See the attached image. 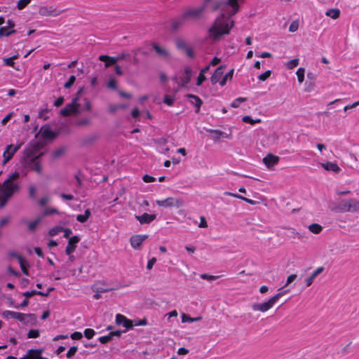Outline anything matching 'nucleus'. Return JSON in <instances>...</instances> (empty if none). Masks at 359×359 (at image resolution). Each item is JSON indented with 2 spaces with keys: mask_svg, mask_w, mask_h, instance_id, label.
<instances>
[{
  "mask_svg": "<svg viewBox=\"0 0 359 359\" xmlns=\"http://www.w3.org/2000/svg\"><path fill=\"white\" fill-rule=\"evenodd\" d=\"M234 69H231L227 74H226L222 80L219 81V85L224 86L226 85L228 79L231 80L233 78Z\"/></svg>",
  "mask_w": 359,
  "mask_h": 359,
  "instance_id": "c756f323",
  "label": "nucleus"
},
{
  "mask_svg": "<svg viewBox=\"0 0 359 359\" xmlns=\"http://www.w3.org/2000/svg\"><path fill=\"white\" fill-rule=\"evenodd\" d=\"M78 98H74L71 103L67 104L65 108L60 111V115L62 116H68L72 114L79 113V104L77 103Z\"/></svg>",
  "mask_w": 359,
  "mask_h": 359,
  "instance_id": "0eeeda50",
  "label": "nucleus"
},
{
  "mask_svg": "<svg viewBox=\"0 0 359 359\" xmlns=\"http://www.w3.org/2000/svg\"><path fill=\"white\" fill-rule=\"evenodd\" d=\"M32 0H19L17 4V8L19 10L24 9Z\"/></svg>",
  "mask_w": 359,
  "mask_h": 359,
  "instance_id": "ea45409f",
  "label": "nucleus"
},
{
  "mask_svg": "<svg viewBox=\"0 0 359 359\" xmlns=\"http://www.w3.org/2000/svg\"><path fill=\"white\" fill-rule=\"evenodd\" d=\"M221 10L222 13L214 20L208 30V37L212 41H219L222 36L229 34L234 25L231 17L239 9L237 0L217 1L214 4L212 10Z\"/></svg>",
  "mask_w": 359,
  "mask_h": 359,
  "instance_id": "f257e3e1",
  "label": "nucleus"
},
{
  "mask_svg": "<svg viewBox=\"0 0 359 359\" xmlns=\"http://www.w3.org/2000/svg\"><path fill=\"white\" fill-rule=\"evenodd\" d=\"M41 149L40 144L37 142L30 144L23 151L22 161L27 160L28 162L39 159L43 155V153H39Z\"/></svg>",
  "mask_w": 359,
  "mask_h": 359,
  "instance_id": "7ed1b4c3",
  "label": "nucleus"
},
{
  "mask_svg": "<svg viewBox=\"0 0 359 359\" xmlns=\"http://www.w3.org/2000/svg\"><path fill=\"white\" fill-rule=\"evenodd\" d=\"M147 238V235H134L130 239V244L133 248L138 249Z\"/></svg>",
  "mask_w": 359,
  "mask_h": 359,
  "instance_id": "2eb2a0df",
  "label": "nucleus"
},
{
  "mask_svg": "<svg viewBox=\"0 0 359 359\" xmlns=\"http://www.w3.org/2000/svg\"><path fill=\"white\" fill-rule=\"evenodd\" d=\"M225 68L226 65H220L215 69L210 78V81L212 85L216 84L219 81L224 74Z\"/></svg>",
  "mask_w": 359,
  "mask_h": 359,
  "instance_id": "f3484780",
  "label": "nucleus"
},
{
  "mask_svg": "<svg viewBox=\"0 0 359 359\" xmlns=\"http://www.w3.org/2000/svg\"><path fill=\"white\" fill-rule=\"evenodd\" d=\"M325 15L335 20L339 17L340 11L338 8H330L326 11Z\"/></svg>",
  "mask_w": 359,
  "mask_h": 359,
  "instance_id": "c85d7f7f",
  "label": "nucleus"
},
{
  "mask_svg": "<svg viewBox=\"0 0 359 359\" xmlns=\"http://www.w3.org/2000/svg\"><path fill=\"white\" fill-rule=\"evenodd\" d=\"M71 338L74 340L81 339L83 337L82 333L79 332H74L71 334Z\"/></svg>",
  "mask_w": 359,
  "mask_h": 359,
  "instance_id": "e2e57ef3",
  "label": "nucleus"
},
{
  "mask_svg": "<svg viewBox=\"0 0 359 359\" xmlns=\"http://www.w3.org/2000/svg\"><path fill=\"white\" fill-rule=\"evenodd\" d=\"M349 210L348 199L341 201L334 208L332 209V211L339 212H349Z\"/></svg>",
  "mask_w": 359,
  "mask_h": 359,
  "instance_id": "aec40b11",
  "label": "nucleus"
},
{
  "mask_svg": "<svg viewBox=\"0 0 359 359\" xmlns=\"http://www.w3.org/2000/svg\"><path fill=\"white\" fill-rule=\"evenodd\" d=\"M142 180L144 182L147 183L154 182L156 181V178L154 177L150 176L149 175H144Z\"/></svg>",
  "mask_w": 359,
  "mask_h": 359,
  "instance_id": "bf43d9fd",
  "label": "nucleus"
},
{
  "mask_svg": "<svg viewBox=\"0 0 359 359\" xmlns=\"http://www.w3.org/2000/svg\"><path fill=\"white\" fill-rule=\"evenodd\" d=\"M187 22L186 18H184V13L180 16L173 18L171 20V28L173 32H175L182 27Z\"/></svg>",
  "mask_w": 359,
  "mask_h": 359,
  "instance_id": "f8f14e48",
  "label": "nucleus"
},
{
  "mask_svg": "<svg viewBox=\"0 0 359 359\" xmlns=\"http://www.w3.org/2000/svg\"><path fill=\"white\" fill-rule=\"evenodd\" d=\"M135 218L141 224H150L156 218V215L155 214L144 213L142 215H135Z\"/></svg>",
  "mask_w": 359,
  "mask_h": 359,
  "instance_id": "a211bd4d",
  "label": "nucleus"
},
{
  "mask_svg": "<svg viewBox=\"0 0 359 359\" xmlns=\"http://www.w3.org/2000/svg\"><path fill=\"white\" fill-rule=\"evenodd\" d=\"M98 340L102 344H107L112 340V337H111L110 334L109 333V334H107L106 336L100 337L98 339Z\"/></svg>",
  "mask_w": 359,
  "mask_h": 359,
  "instance_id": "8fccbe9b",
  "label": "nucleus"
},
{
  "mask_svg": "<svg viewBox=\"0 0 359 359\" xmlns=\"http://www.w3.org/2000/svg\"><path fill=\"white\" fill-rule=\"evenodd\" d=\"M60 229L63 230V231H64V237L66 238H68L69 237V236L72 233V231L69 228L63 229V228L61 227Z\"/></svg>",
  "mask_w": 359,
  "mask_h": 359,
  "instance_id": "338daca9",
  "label": "nucleus"
},
{
  "mask_svg": "<svg viewBox=\"0 0 359 359\" xmlns=\"http://www.w3.org/2000/svg\"><path fill=\"white\" fill-rule=\"evenodd\" d=\"M56 133H54L49 127L42 129V136L44 138L54 139L56 137Z\"/></svg>",
  "mask_w": 359,
  "mask_h": 359,
  "instance_id": "cd10ccee",
  "label": "nucleus"
},
{
  "mask_svg": "<svg viewBox=\"0 0 359 359\" xmlns=\"http://www.w3.org/2000/svg\"><path fill=\"white\" fill-rule=\"evenodd\" d=\"M80 238L77 236H74L69 238L67 246L66 247L65 252L67 255H70L76 249Z\"/></svg>",
  "mask_w": 359,
  "mask_h": 359,
  "instance_id": "4468645a",
  "label": "nucleus"
},
{
  "mask_svg": "<svg viewBox=\"0 0 359 359\" xmlns=\"http://www.w3.org/2000/svg\"><path fill=\"white\" fill-rule=\"evenodd\" d=\"M99 60L105 62V67H108L112 65H115L118 62V58H116V57L102 55L99 56Z\"/></svg>",
  "mask_w": 359,
  "mask_h": 359,
  "instance_id": "b1692460",
  "label": "nucleus"
},
{
  "mask_svg": "<svg viewBox=\"0 0 359 359\" xmlns=\"http://www.w3.org/2000/svg\"><path fill=\"white\" fill-rule=\"evenodd\" d=\"M118 110L117 104H110L109 107V112L111 114H115Z\"/></svg>",
  "mask_w": 359,
  "mask_h": 359,
  "instance_id": "774afa93",
  "label": "nucleus"
},
{
  "mask_svg": "<svg viewBox=\"0 0 359 359\" xmlns=\"http://www.w3.org/2000/svg\"><path fill=\"white\" fill-rule=\"evenodd\" d=\"M246 101V98L245 97H238L231 104V106L233 108H237L239 107L240 102H243Z\"/></svg>",
  "mask_w": 359,
  "mask_h": 359,
  "instance_id": "de8ad7c7",
  "label": "nucleus"
},
{
  "mask_svg": "<svg viewBox=\"0 0 359 359\" xmlns=\"http://www.w3.org/2000/svg\"><path fill=\"white\" fill-rule=\"evenodd\" d=\"M284 292H280L273 296L267 302L261 304L255 303L252 304V309L254 311H259L261 312H266L271 309L279 299L285 294Z\"/></svg>",
  "mask_w": 359,
  "mask_h": 359,
  "instance_id": "20e7f679",
  "label": "nucleus"
},
{
  "mask_svg": "<svg viewBox=\"0 0 359 359\" xmlns=\"http://www.w3.org/2000/svg\"><path fill=\"white\" fill-rule=\"evenodd\" d=\"M321 166L325 170H326L327 171H332L335 173H337L341 170V169L338 166V165L337 163H332V162H327V163H321Z\"/></svg>",
  "mask_w": 359,
  "mask_h": 359,
  "instance_id": "393cba45",
  "label": "nucleus"
},
{
  "mask_svg": "<svg viewBox=\"0 0 359 359\" xmlns=\"http://www.w3.org/2000/svg\"><path fill=\"white\" fill-rule=\"evenodd\" d=\"M107 87L109 88L116 90L117 88V83L114 79H111L107 83Z\"/></svg>",
  "mask_w": 359,
  "mask_h": 359,
  "instance_id": "603ef678",
  "label": "nucleus"
},
{
  "mask_svg": "<svg viewBox=\"0 0 359 359\" xmlns=\"http://www.w3.org/2000/svg\"><path fill=\"white\" fill-rule=\"evenodd\" d=\"M156 259L155 257L151 258L149 259L147 262V269L148 270H151L154 266V264L156 263Z\"/></svg>",
  "mask_w": 359,
  "mask_h": 359,
  "instance_id": "69168bd1",
  "label": "nucleus"
},
{
  "mask_svg": "<svg viewBox=\"0 0 359 359\" xmlns=\"http://www.w3.org/2000/svg\"><path fill=\"white\" fill-rule=\"evenodd\" d=\"M43 351V349L41 348H36V349H29L27 351V357L29 359H48L47 358L42 357L41 354Z\"/></svg>",
  "mask_w": 359,
  "mask_h": 359,
  "instance_id": "412c9836",
  "label": "nucleus"
},
{
  "mask_svg": "<svg viewBox=\"0 0 359 359\" xmlns=\"http://www.w3.org/2000/svg\"><path fill=\"white\" fill-rule=\"evenodd\" d=\"M309 229L311 232L318 234L322 231L323 228L320 224L313 223L309 226Z\"/></svg>",
  "mask_w": 359,
  "mask_h": 359,
  "instance_id": "473e14b6",
  "label": "nucleus"
},
{
  "mask_svg": "<svg viewBox=\"0 0 359 359\" xmlns=\"http://www.w3.org/2000/svg\"><path fill=\"white\" fill-rule=\"evenodd\" d=\"M77 346H72L67 353V358H72L77 351Z\"/></svg>",
  "mask_w": 359,
  "mask_h": 359,
  "instance_id": "6e6d98bb",
  "label": "nucleus"
},
{
  "mask_svg": "<svg viewBox=\"0 0 359 359\" xmlns=\"http://www.w3.org/2000/svg\"><path fill=\"white\" fill-rule=\"evenodd\" d=\"M89 124H90V120L88 118H82L76 123L77 126H85Z\"/></svg>",
  "mask_w": 359,
  "mask_h": 359,
  "instance_id": "052dcab7",
  "label": "nucleus"
},
{
  "mask_svg": "<svg viewBox=\"0 0 359 359\" xmlns=\"http://www.w3.org/2000/svg\"><path fill=\"white\" fill-rule=\"evenodd\" d=\"M156 204L159 206L170 208V207H180L182 205V200L172 197H168L164 200H156Z\"/></svg>",
  "mask_w": 359,
  "mask_h": 359,
  "instance_id": "6e6552de",
  "label": "nucleus"
},
{
  "mask_svg": "<svg viewBox=\"0 0 359 359\" xmlns=\"http://www.w3.org/2000/svg\"><path fill=\"white\" fill-rule=\"evenodd\" d=\"M62 11L57 10L53 6H41L39 10V13L42 16H57Z\"/></svg>",
  "mask_w": 359,
  "mask_h": 359,
  "instance_id": "9d476101",
  "label": "nucleus"
},
{
  "mask_svg": "<svg viewBox=\"0 0 359 359\" xmlns=\"http://www.w3.org/2000/svg\"><path fill=\"white\" fill-rule=\"evenodd\" d=\"M39 330H31L29 331L28 334H27V337L29 339H32V338H37L39 337Z\"/></svg>",
  "mask_w": 359,
  "mask_h": 359,
  "instance_id": "49530a36",
  "label": "nucleus"
},
{
  "mask_svg": "<svg viewBox=\"0 0 359 359\" xmlns=\"http://www.w3.org/2000/svg\"><path fill=\"white\" fill-rule=\"evenodd\" d=\"M206 79V77L205 76V74H203L200 72L199 73V75L197 78V81H196V85L197 86H201L202 84V83Z\"/></svg>",
  "mask_w": 359,
  "mask_h": 359,
  "instance_id": "864d4df0",
  "label": "nucleus"
},
{
  "mask_svg": "<svg viewBox=\"0 0 359 359\" xmlns=\"http://www.w3.org/2000/svg\"><path fill=\"white\" fill-rule=\"evenodd\" d=\"M18 58V55H13V57H8V58H4V65H6V66H9V67H12L13 68H15V62H14V60L15 59H17ZM16 69H18V68H16Z\"/></svg>",
  "mask_w": 359,
  "mask_h": 359,
  "instance_id": "f704fd0d",
  "label": "nucleus"
},
{
  "mask_svg": "<svg viewBox=\"0 0 359 359\" xmlns=\"http://www.w3.org/2000/svg\"><path fill=\"white\" fill-rule=\"evenodd\" d=\"M187 97L189 99L190 102L196 107V113H198L203 104L202 100L199 97L192 94L187 95Z\"/></svg>",
  "mask_w": 359,
  "mask_h": 359,
  "instance_id": "4be33fe9",
  "label": "nucleus"
},
{
  "mask_svg": "<svg viewBox=\"0 0 359 359\" xmlns=\"http://www.w3.org/2000/svg\"><path fill=\"white\" fill-rule=\"evenodd\" d=\"M75 81H76V76L74 75L71 76L69 78L68 81L65 83L64 87L65 88H71L73 86V84L74 83Z\"/></svg>",
  "mask_w": 359,
  "mask_h": 359,
  "instance_id": "c03bdc74",
  "label": "nucleus"
},
{
  "mask_svg": "<svg viewBox=\"0 0 359 359\" xmlns=\"http://www.w3.org/2000/svg\"><path fill=\"white\" fill-rule=\"evenodd\" d=\"M41 222V219L40 218H38L34 221H32L28 223V228L30 231H34L35 229L36 228L37 225L39 224V223Z\"/></svg>",
  "mask_w": 359,
  "mask_h": 359,
  "instance_id": "a19ab883",
  "label": "nucleus"
},
{
  "mask_svg": "<svg viewBox=\"0 0 359 359\" xmlns=\"http://www.w3.org/2000/svg\"><path fill=\"white\" fill-rule=\"evenodd\" d=\"M271 74V70H267L265 72L261 74L259 76H258V79L260 80V81H266Z\"/></svg>",
  "mask_w": 359,
  "mask_h": 359,
  "instance_id": "09e8293b",
  "label": "nucleus"
},
{
  "mask_svg": "<svg viewBox=\"0 0 359 359\" xmlns=\"http://www.w3.org/2000/svg\"><path fill=\"white\" fill-rule=\"evenodd\" d=\"M93 290L95 292H106L110 291L111 289L104 287L102 285H100V283H96L93 285L92 287Z\"/></svg>",
  "mask_w": 359,
  "mask_h": 359,
  "instance_id": "72a5a7b5",
  "label": "nucleus"
},
{
  "mask_svg": "<svg viewBox=\"0 0 359 359\" xmlns=\"http://www.w3.org/2000/svg\"><path fill=\"white\" fill-rule=\"evenodd\" d=\"M6 29H7V27H0V37H2L4 36H9L10 35L16 32V30H15V29H11V31L8 32V31H6Z\"/></svg>",
  "mask_w": 359,
  "mask_h": 359,
  "instance_id": "e433bc0d",
  "label": "nucleus"
},
{
  "mask_svg": "<svg viewBox=\"0 0 359 359\" xmlns=\"http://www.w3.org/2000/svg\"><path fill=\"white\" fill-rule=\"evenodd\" d=\"M210 132L212 134H213V137L215 139H219L222 137V133H223V132H222L221 130H211Z\"/></svg>",
  "mask_w": 359,
  "mask_h": 359,
  "instance_id": "13d9d810",
  "label": "nucleus"
},
{
  "mask_svg": "<svg viewBox=\"0 0 359 359\" xmlns=\"http://www.w3.org/2000/svg\"><path fill=\"white\" fill-rule=\"evenodd\" d=\"M279 157L271 154H269L263 158V162L269 168L276 165L278 163Z\"/></svg>",
  "mask_w": 359,
  "mask_h": 359,
  "instance_id": "6ab92c4d",
  "label": "nucleus"
},
{
  "mask_svg": "<svg viewBox=\"0 0 359 359\" xmlns=\"http://www.w3.org/2000/svg\"><path fill=\"white\" fill-rule=\"evenodd\" d=\"M22 162L25 168H28L39 175L42 173V166L39 159L32 161L30 163L27 160H24Z\"/></svg>",
  "mask_w": 359,
  "mask_h": 359,
  "instance_id": "9b49d317",
  "label": "nucleus"
},
{
  "mask_svg": "<svg viewBox=\"0 0 359 359\" xmlns=\"http://www.w3.org/2000/svg\"><path fill=\"white\" fill-rule=\"evenodd\" d=\"M299 65V59H292L287 62V67L288 69H292L296 67Z\"/></svg>",
  "mask_w": 359,
  "mask_h": 359,
  "instance_id": "79ce46f5",
  "label": "nucleus"
},
{
  "mask_svg": "<svg viewBox=\"0 0 359 359\" xmlns=\"http://www.w3.org/2000/svg\"><path fill=\"white\" fill-rule=\"evenodd\" d=\"M299 27V22L295 20L291 22L289 27V31L290 32H294L298 29Z\"/></svg>",
  "mask_w": 359,
  "mask_h": 359,
  "instance_id": "3c124183",
  "label": "nucleus"
},
{
  "mask_svg": "<svg viewBox=\"0 0 359 359\" xmlns=\"http://www.w3.org/2000/svg\"><path fill=\"white\" fill-rule=\"evenodd\" d=\"M11 197H6V195H1V196L0 197V207L1 208H3L4 207L8 201L11 198Z\"/></svg>",
  "mask_w": 359,
  "mask_h": 359,
  "instance_id": "5fc2aeb1",
  "label": "nucleus"
},
{
  "mask_svg": "<svg viewBox=\"0 0 359 359\" xmlns=\"http://www.w3.org/2000/svg\"><path fill=\"white\" fill-rule=\"evenodd\" d=\"M349 202V212H355L359 210V200L355 198H348Z\"/></svg>",
  "mask_w": 359,
  "mask_h": 359,
  "instance_id": "bb28decb",
  "label": "nucleus"
},
{
  "mask_svg": "<svg viewBox=\"0 0 359 359\" xmlns=\"http://www.w3.org/2000/svg\"><path fill=\"white\" fill-rule=\"evenodd\" d=\"M49 201H50V198L48 196H45V197L41 198L39 200V204L41 206H44L49 202Z\"/></svg>",
  "mask_w": 359,
  "mask_h": 359,
  "instance_id": "0e129e2a",
  "label": "nucleus"
},
{
  "mask_svg": "<svg viewBox=\"0 0 359 359\" xmlns=\"http://www.w3.org/2000/svg\"><path fill=\"white\" fill-rule=\"evenodd\" d=\"M224 195H226V196H233L234 198H239V199H241L251 205H256L258 203V202L257 201H254V200H252V199H250V198H245L241 195H239V194H234V193H231V192H229V191H226L224 192Z\"/></svg>",
  "mask_w": 359,
  "mask_h": 359,
  "instance_id": "a878e982",
  "label": "nucleus"
},
{
  "mask_svg": "<svg viewBox=\"0 0 359 359\" xmlns=\"http://www.w3.org/2000/svg\"><path fill=\"white\" fill-rule=\"evenodd\" d=\"M19 172L17 171L11 174L4 182L0 192L1 195H6V197H12L13 194L20 189V186L15 180L19 177Z\"/></svg>",
  "mask_w": 359,
  "mask_h": 359,
  "instance_id": "f03ea898",
  "label": "nucleus"
},
{
  "mask_svg": "<svg viewBox=\"0 0 359 359\" xmlns=\"http://www.w3.org/2000/svg\"><path fill=\"white\" fill-rule=\"evenodd\" d=\"M95 334V332L93 329L87 328L84 330V335L88 339H92L94 337Z\"/></svg>",
  "mask_w": 359,
  "mask_h": 359,
  "instance_id": "a18cd8bd",
  "label": "nucleus"
},
{
  "mask_svg": "<svg viewBox=\"0 0 359 359\" xmlns=\"http://www.w3.org/2000/svg\"><path fill=\"white\" fill-rule=\"evenodd\" d=\"M38 292H39L38 290H31V291H27V292H24L22 294V295L24 297H25L27 299H28V298H29V297H32L34 295L38 294Z\"/></svg>",
  "mask_w": 359,
  "mask_h": 359,
  "instance_id": "4d7b16f0",
  "label": "nucleus"
},
{
  "mask_svg": "<svg viewBox=\"0 0 359 359\" xmlns=\"http://www.w3.org/2000/svg\"><path fill=\"white\" fill-rule=\"evenodd\" d=\"M116 323L118 325H122L123 327H126V330L124 332H126L128 330L133 327L132 321L120 313L116 314Z\"/></svg>",
  "mask_w": 359,
  "mask_h": 359,
  "instance_id": "ddd939ff",
  "label": "nucleus"
},
{
  "mask_svg": "<svg viewBox=\"0 0 359 359\" xmlns=\"http://www.w3.org/2000/svg\"><path fill=\"white\" fill-rule=\"evenodd\" d=\"M28 191H29V196L30 198H32V199H35L36 197V187L32 184V185H29V187H28Z\"/></svg>",
  "mask_w": 359,
  "mask_h": 359,
  "instance_id": "58836bf2",
  "label": "nucleus"
},
{
  "mask_svg": "<svg viewBox=\"0 0 359 359\" xmlns=\"http://www.w3.org/2000/svg\"><path fill=\"white\" fill-rule=\"evenodd\" d=\"M304 73H305V69L302 67H300L297 70L296 74L297 76L298 81L299 83H302L304 81Z\"/></svg>",
  "mask_w": 359,
  "mask_h": 359,
  "instance_id": "4c0bfd02",
  "label": "nucleus"
},
{
  "mask_svg": "<svg viewBox=\"0 0 359 359\" xmlns=\"http://www.w3.org/2000/svg\"><path fill=\"white\" fill-rule=\"evenodd\" d=\"M19 262V264L20 266V268H21V270L22 271V273L25 275V276H29V271L27 269V265H28V263L27 262L26 259H22V260H20Z\"/></svg>",
  "mask_w": 359,
  "mask_h": 359,
  "instance_id": "c9c22d12",
  "label": "nucleus"
},
{
  "mask_svg": "<svg viewBox=\"0 0 359 359\" xmlns=\"http://www.w3.org/2000/svg\"><path fill=\"white\" fill-rule=\"evenodd\" d=\"M22 143H20L15 146L9 144L6 147V149L3 154L4 161L3 163H7L13 156V155L20 149Z\"/></svg>",
  "mask_w": 359,
  "mask_h": 359,
  "instance_id": "1a4fd4ad",
  "label": "nucleus"
},
{
  "mask_svg": "<svg viewBox=\"0 0 359 359\" xmlns=\"http://www.w3.org/2000/svg\"><path fill=\"white\" fill-rule=\"evenodd\" d=\"M192 74V69L190 67H187L184 69V73L181 77L182 86L188 84L191 81Z\"/></svg>",
  "mask_w": 359,
  "mask_h": 359,
  "instance_id": "5701e85b",
  "label": "nucleus"
},
{
  "mask_svg": "<svg viewBox=\"0 0 359 359\" xmlns=\"http://www.w3.org/2000/svg\"><path fill=\"white\" fill-rule=\"evenodd\" d=\"M151 46L158 56L164 59H168L170 57V53L168 50L160 46L156 43H152Z\"/></svg>",
  "mask_w": 359,
  "mask_h": 359,
  "instance_id": "dca6fc26",
  "label": "nucleus"
},
{
  "mask_svg": "<svg viewBox=\"0 0 359 359\" xmlns=\"http://www.w3.org/2000/svg\"><path fill=\"white\" fill-rule=\"evenodd\" d=\"M206 8V5H202L196 8H190L187 9L183 13L187 22L197 21L203 18V14Z\"/></svg>",
  "mask_w": 359,
  "mask_h": 359,
  "instance_id": "39448f33",
  "label": "nucleus"
},
{
  "mask_svg": "<svg viewBox=\"0 0 359 359\" xmlns=\"http://www.w3.org/2000/svg\"><path fill=\"white\" fill-rule=\"evenodd\" d=\"M202 320V317L201 316H198V317H196V318H191L190 316H189L187 314H182V323H193V322H196V321H199V320Z\"/></svg>",
  "mask_w": 359,
  "mask_h": 359,
  "instance_id": "7c9ffc66",
  "label": "nucleus"
},
{
  "mask_svg": "<svg viewBox=\"0 0 359 359\" xmlns=\"http://www.w3.org/2000/svg\"><path fill=\"white\" fill-rule=\"evenodd\" d=\"M175 45L177 49L182 50H185V49H187L188 47L186 41L182 39H177L175 41Z\"/></svg>",
  "mask_w": 359,
  "mask_h": 359,
  "instance_id": "2f4dec72",
  "label": "nucleus"
},
{
  "mask_svg": "<svg viewBox=\"0 0 359 359\" xmlns=\"http://www.w3.org/2000/svg\"><path fill=\"white\" fill-rule=\"evenodd\" d=\"M201 278L202 279L211 280L217 279L218 278V276H215L209 275L207 273H203L201 275Z\"/></svg>",
  "mask_w": 359,
  "mask_h": 359,
  "instance_id": "680f3d73",
  "label": "nucleus"
},
{
  "mask_svg": "<svg viewBox=\"0 0 359 359\" xmlns=\"http://www.w3.org/2000/svg\"><path fill=\"white\" fill-rule=\"evenodd\" d=\"M174 102V97L169 95H165L163 98V102L168 106H172Z\"/></svg>",
  "mask_w": 359,
  "mask_h": 359,
  "instance_id": "37998d69",
  "label": "nucleus"
},
{
  "mask_svg": "<svg viewBox=\"0 0 359 359\" xmlns=\"http://www.w3.org/2000/svg\"><path fill=\"white\" fill-rule=\"evenodd\" d=\"M2 316L4 318H12L18 320L20 322L25 321V318L28 317L31 320H36V316L34 313L24 314L20 312L13 311H5L2 313Z\"/></svg>",
  "mask_w": 359,
  "mask_h": 359,
  "instance_id": "423d86ee",
  "label": "nucleus"
}]
</instances>
